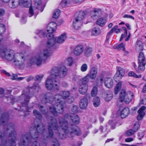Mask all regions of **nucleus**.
Segmentation results:
<instances>
[{
	"mask_svg": "<svg viewBox=\"0 0 146 146\" xmlns=\"http://www.w3.org/2000/svg\"><path fill=\"white\" fill-rule=\"evenodd\" d=\"M21 3V0H10L8 5L11 8H14L17 7Z\"/></svg>",
	"mask_w": 146,
	"mask_h": 146,
	"instance_id": "dca6fc26",
	"label": "nucleus"
},
{
	"mask_svg": "<svg viewBox=\"0 0 146 146\" xmlns=\"http://www.w3.org/2000/svg\"><path fill=\"white\" fill-rule=\"evenodd\" d=\"M35 6L33 8H30L29 9L30 15L29 17H31L32 16L35 11V9L39 10L40 12L42 11L44 8V5L42 3V0H34Z\"/></svg>",
	"mask_w": 146,
	"mask_h": 146,
	"instance_id": "6e6552de",
	"label": "nucleus"
},
{
	"mask_svg": "<svg viewBox=\"0 0 146 146\" xmlns=\"http://www.w3.org/2000/svg\"><path fill=\"white\" fill-rule=\"evenodd\" d=\"M125 73V70L123 68L121 67H118L114 76V79L116 80H117L121 79L124 76Z\"/></svg>",
	"mask_w": 146,
	"mask_h": 146,
	"instance_id": "9b49d317",
	"label": "nucleus"
},
{
	"mask_svg": "<svg viewBox=\"0 0 146 146\" xmlns=\"http://www.w3.org/2000/svg\"><path fill=\"white\" fill-rule=\"evenodd\" d=\"M5 13V11L3 9L0 8V16H3Z\"/></svg>",
	"mask_w": 146,
	"mask_h": 146,
	"instance_id": "4d7b16f0",
	"label": "nucleus"
},
{
	"mask_svg": "<svg viewBox=\"0 0 146 146\" xmlns=\"http://www.w3.org/2000/svg\"><path fill=\"white\" fill-rule=\"evenodd\" d=\"M88 88V86L87 84H82L79 86V92L81 94H84L87 92Z\"/></svg>",
	"mask_w": 146,
	"mask_h": 146,
	"instance_id": "6ab92c4d",
	"label": "nucleus"
},
{
	"mask_svg": "<svg viewBox=\"0 0 146 146\" xmlns=\"http://www.w3.org/2000/svg\"><path fill=\"white\" fill-rule=\"evenodd\" d=\"M133 138L129 137L126 139L125 141L126 142H129L133 141Z\"/></svg>",
	"mask_w": 146,
	"mask_h": 146,
	"instance_id": "bf43d9fd",
	"label": "nucleus"
},
{
	"mask_svg": "<svg viewBox=\"0 0 146 146\" xmlns=\"http://www.w3.org/2000/svg\"><path fill=\"white\" fill-rule=\"evenodd\" d=\"M98 73V70L97 68L93 67L91 69L89 76L90 78L92 79H94L97 76Z\"/></svg>",
	"mask_w": 146,
	"mask_h": 146,
	"instance_id": "a211bd4d",
	"label": "nucleus"
},
{
	"mask_svg": "<svg viewBox=\"0 0 146 146\" xmlns=\"http://www.w3.org/2000/svg\"><path fill=\"white\" fill-rule=\"evenodd\" d=\"M88 68V66L87 64L84 63L82 64L80 67V69L82 72L86 71Z\"/></svg>",
	"mask_w": 146,
	"mask_h": 146,
	"instance_id": "a18cd8bd",
	"label": "nucleus"
},
{
	"mask_svg": "<svg viewBox=\"0 0 146 146\" xmlns=\"http://www.w3.org/2000/svg\"><path fill=\"white\" fill-rule=\"evenodd\" d=\"M145 135V131H142L139 132L138 135V139L139 140H141Z\"/></svg>",
	"mask_w": 146,
	"mask_h": 146,
	"instance_id": "8fccbe9b",
	"label": "nucleus"
},
{
	"mask_svg": "<svg viewBox=\"0 0 146 146\" xmlns=\"http://www.w3.org/2000/svg\"><path fill=\"white\" fill-rule=\"evenodd\" d=\"M33 77L31 76H29L27 79L26 80L27 82H29L30 81L33 79Z\"/></svg>",
	"mask_w": 146,
	"mask_h": 146,
	"instance_id": "052dcab7",
	"label": "nucleus"
},
{
	"mask_svg": "<svg viewBox=\"0 0 146 146\" xmlns=\"http://www.w3.org/2000/svg\"><path fill=\"white\" fill-rule=\"evenodd\" d=\"M60 10L59 9H56L54 12L53 17L55 19H57L60 15Z\"/></svg>",
	"mask_w": 146,
	"mask_h": 146,
	"instance_id": "37998d69",
	"label": "nucleus"
},
{
	"mask_svg": "<svg viewBox=\"0 0 146 146\" xmlns=\"http://www.w3.org/2000/svg\"><path fill=\"white\" fill-rule=\"evenodd\" d=\"M134 96L133 92H129L126 93L125 90H122L120 92L118 100L121 102L124 101L126 104H128L131 102Z\"/></svg>",
	"mask_w": 146,
	"mask_h": 146,
	"instance_id": "423d86ee",
	"label": "nucleus"
},
{
	"mask_svg": "<svg viewBox=\"0 0 146 146\" xmlns=\"http://www.w3.org/2000/svg\"><path fill=\"white\" fill-rule=\"evenodd\" d=\"M98 93V89L97 87H94L91 91V94L92 96H95Z\"/></svg>",
	"mask_w": 146,
	"mask_h": 146,
	"instance_id": "ea45409f",
	"label": "nucleus"
},
{
	"mask_svg": "<svg viewBox=\"0 0 146 146\" xmlns=\"http://www.w3.org/2000/svg\"><path fill=\"white\" fill-rule=\"evenodd\" d=\"M73 63L72 58L70 57L68 58L65 61L66 65L67 66H71Z\"/></svg>",
	"mask_w": 146,
	"mask_h": 146,
	"instance_id": "72a5a7b5",
	"label": "nucleus"
},
{
	"mask_svg": "<svg viewBox=\"0 0 146 146\" xmlns=\"http://www.w3.org/2000/svg\"><path fill=\"white\" fill-rule=\"evenodd\" d=\"M44 98L46 102L52 103L54 99L56 104L52 105L49 107L50 111L54 115L57 116L59 114L63 113L64 108L66 107L64 101L61 100H66L70 103H72L74 100L73 97L70 95V92L68 91H62L59 94L55 95L54 98L51 93L47 92L44 94Z\"/></svg>",
	"mask_w": 146,
	"mask_h": 146,
	"instance_id": "f257e3e1",
	"label": "nucleus"
},
{
	"mask_svg": "<svg viewBox=\"0 0 146 146\" xmlns=\"http://www.w3.org/2000/svg\"><path fill=\"white\" fill-rule=\"evenodd\" d=\"M89 74H88L85 77L82 79V84H86L90 80Z\"/></svg>",
	"mask_w": 146,
	"mask_h": 146,
	"instance_id": "58836bf2",
	"label": "nucleus"
},
{
	"mask_svg": "<svg viewBox=\"0 0 146 146\" xmlns=\"http://www.w3.org/2000/svg\"><path fill=\"white\" fill-rule=\"evenodd\" d=\"M137 109V108L136 107H134L131 109V113L132 114L135 113L136 112V111Z\"/></svg>",
	"mask_w": 146,
	"mask_h": 146,
	"instance_id": "13d9d810",
	"label": "nucleus"
},
{
	"mask_svg": "<svg viewBox=\"0 0 146 146\" xmlns=\"http://www.w3.org/2000/svg\"><path fill=\"white\" fill-rule=\"evenodd\" d=\"M138 63H146V59L143 53L140 52L138 56Z\"/></svg>",
	"mask_w": 146,
	"mask_h": 146,
	"instance_id": "b1692460",
	"label": "nucleus"
},
{
	"mask_svg": "<svg viewBox=\"0 0 146 146\" xmlns=\"http://www.w3.org/2000/svg\"><path fill=\"white\" fill-rule=\"evenodd\" d=\"M122 85L121 82H119L118 83L116 84L114 89V93L115 94L118 93L121 88Z\"/></svg>",
	"mask_w": 146,
	"mask_h": 146,
	"instance_id": "473e14b6",
	"label": "nucleus"
},
{
	"mask_svg": "<svg viewBox=\"0 0 146 146\" xmlns=\"http://www.w3.org/2000/svg\"><path fill=\"white\" fill-rule=\"evenodd\" d=\"M1 72L5 74L7 76H10V74L9 73L7 72L5 70H1Z\"/></svg>",
	"mask_w": 146,
	"mask_h": 146,
	"instance_id": "680f3d73",
	"label": "nucleus"
},
{
	"mask_svg": "<svg viewBox=\"0 0 146 146\" xmlns=\"http://www.w3.org/2000/svg\"><path fill=\"white\" fill-rule=\"evenodd\" d=\"M57 25L54 22H51L48 24L47 27V32L48 34H53L56 30Z\"/></svg>",
	"mask_w": 146,
	"mask_h": 146,
	"instance_id": "ddd939ff",
	"label": "nucleus"
},
{
	"mask_svg": "<svg viewBox=\"0 0 146 146\" xmlns=\"http://www.w3.org/2000/svg\"><path fill=\"white\" fill-rule=\"evenodd\" d=\"M77 16L73 20V26L76 29H78L80 28L82 25V20L85 15L84 12L80 11L77 12Z\"/></svg>",
	"mask_w": 146,
	"mask_h": 146,
	"instance_id": "39448f33",
	"label": "nucleus"
},
{
	"mask_svg": "<svg viewBox=\"0 0 146 146\" xmlns=\"http://www.w3.org/2000/svg\"><path fill=\"white\" fill-rule=\"evenodd\" d=\"M21 3L20 5H22L26 7H29L31 6L32 1L31 0H21Z\"/></svg>",
	"mask_w": 146,
	"mask_h": 146,
	"instance_id": "393cba45",
	"label": "nucleus"
},
{
	"mask_svg": "<svg viewBox=\"0 0 146 146\" xmlns=\"http://www.w3.org/2000/svg\"><path fill=\"white\" fill-rule=\"evenodd\" d=\"M114 48L117 49L119 50H123L125 49V45L123 43H122L115 46Z\"/></svg>",
	"mask_w": 146,
	"mask_h": 146,
	"instance_id": "79ce46f5",
	"label": "nucleus"
},
{
	"mask_svg": "<svg viewBox=\"0 0 146 146\" xmlns=\"http://www.w3.org/2000/svg\"><path fill=\"white\" fill-rule=\"evenodd\" d=\"M99 78L101 82H102L104 79V76L102 74H101L99 76Z\"/></svg>",
	"mask_w": 146,
	"mask_h": 146,
	"instance_id": "0e129e2a",
	"label": "nucleus"
},
{
	"mask_svg": "<svg viewBox=\"0 0 146 146\" xmlns=\"http://www.w3.org/2000/svg\"><path fill=\"white\" fill-rule=\"evenodd\" d=\"M106 21V20L105 19L102 18L99 19L97 20L96 23L97 25L102 27L105 25Z\"/></svg>",
	"mask_w": 146,
	"mask_h": 146,
	"instance_id": "c756f323",
	"label": "nucleus"
},
{
	"mask_svg": "<svg viewBox=\"0 0 146 146\" xmlns=\"http://www.w3.org/2000/svg\"><path fill=\"white\" fill-rule=\"evenodd\" d=\"M75 3H81L83 2L84 0H73Z\"/></svg>",
	"mask_w": 146,
	"mask_h": 146,
	"instance_id": "69168bd1",
	"label": "nucleus"
},
{
	"mask_svg": "<svg viewBox=\"0 0 146 146\" xmlns=\"http://www.w3.org/2000/svg\"><path fill=\"white\" fill-rule=\"evenodd\" d=\"M140 104L146 105V95H144L141 98L140 101Z\"/></svg>",
	"mask_w": 146,
	"mask_h": 146,
	"instance_id": "de8ad7c7",
	"label": "nucleus"
},
{
	"mask_svg": "<svg viewBox=\"0 0 146 146\" xmlns=\"http://www.w3.org/2000/svg\"><path fill=\"white\" fill-rule=\"evenodd\" d=\"M69 111L71 114L76 113L78 111V108L76 105H73L70 106L69 108Z\"/></svg>",
	"mask_w": 146,
	"mask_h": 146,
	"instance_id": "bb28decb",
	"label": "nucleus"
},
{
	"mask_svg": "<svg viewBox=\"0 0 146 146\" xmlns=\"http://www.w3.org/2000/svg\"><path fill=\"white\" fill-rule=\"evenodd\" d=\"M33 112L34 115L38 119H40L41 118V115L37 110L35 109L33 110Z\"/></svg>",
	"mask_w": 146,
	"mask_h": 146,
	"instance_id": "e433bc0d",
	"label": "nucleus"
},
{
	"mask_svg": "<svg viewBox=\"0 0 146 146\" xmlns=\"http://www.w3.org/2000/svg\"><path fill=\"white\" fill-rule=\"evenodd\" d=\"M113 98L112 92L110 91H107L105 93L104 96V100L106 102L110 101Z\"/></svg>",
	"mask_w": 146,
	"mask_h": 146,
	"instance_id": "5701e85b",
	"label": "nucleus"
},
{
	"mask_svg": "<svg viewBox=\"0 0 146 146\" xmlns=\"http://www.w3.org/2000/svg\"><path fill=\"white\" fill-rule=\"evenodd\" d=\"M5 30V26L3 24H0V44L3 40L1 35L4 33Z\"/></svg>",
	"mask_w": 146,
	"mask_h": 146,
	"instance_id": "a878e982",
	"label": "nucleus"
},
{
	"mask_svg": "<svg viewBox=\"0 0 146 146\" xmlns=\"http://www.w3.org/2000/svg\"><path fill=\"white\" fill-rule=\"evenodd\" d=\"M84 48L82 45H79L76 46L74 51V54L76 56L81 55L84 50Z\"/></svg>",
	"mask_w": 146,
	"mask_h": 146,
	"instance_id": "2eb2a0df",
	"label": "nucleus"
},
{
	"mask_svg": "<svg viewBox=\"0 0 146 146\" xmlns=\"http://www.w3.org/2000/svg\"><path fill=\"white\" fill-rule=\"evenodd\" d=\"M140 124L138 121L136 122L134 124L133 129L135 132L140 127Z\"/></svg>",
	"mask_w": 146,
	"mask_h": 146,
	"instance_id": "09e8293b",
	"label": "nucleus"
},
{
	"mask_svg": "<svg viewBox=\"0 0 146 146\" xmlns=\"http://www.w3.org/2000/svg\"><path fill=\"white\" fill-rule=\"evenodd\" d=\"M92 49L91 47L90 46H87L84 49V52L86 56H90L91 54Z\"/></svg>",
	"mask_w": 146,
	"mask_h": 146,
	"instance_id": "c85d7f7f",
	"label": "nucleus"
},
{
	"mask_svg": "<svg viewBox=\"0 0 146 146\" xmlns=\"http://www.w3.org/2000/svg\"><path fill=\"white\" fill-rule=\"evenodd\" d=\"M101 11V10L100 9H95L94 10V12H93V14L94 15V16H96L97 15L95 13H97L98 12V11Z\"/></svg>",
	"mask_w": 146,
	"mask_h": 146,
	"instance_id": "e2e57ef3",
	"label": "nucleus"
},
{
	"mask_svg": "<svg viewBox=\"0 0 146 146\" xmlns=\"http://www.w3.org/2000/svg\"><path fill=\"white\" fill-rule=\"evenodd\" d=\"M146 109L145 106H142L137 111L138 115L137 116V119L138 120H141L143 118L145 115V113L144 111Z\"/></svg>",
	"mask_w": 146,
	"mask_h": 146,
	"instance_id": "4468645a",
	"label": "nucleus"
},
{
	"mask_svg": "<svg viewBox=\"0 0 146 146\" xmlns=\"http://www.w3.org/2000/svg\"><path fill=\"white\" fill-rule=\"evenodd\" d=\"M51 144L52 146H60L58 140L54 138L52 139Z\"/></svg>",
	"mask_w": 146,
	"mask_h": 146,
	"instance_id": "49530a36",
	"label": "nucleus"
},
{
	"mask_svg": "<svg viewBox=\"0 0 146 146\" xmlns=\"http://www.w3.org/2000/svg\"><path fill=\"white\" fill-rule=\"evenodd\" d=\"M36 33L41 37L44 36L47 37L48 35L47 31L45 32L43 30H37L36 31Z\"/></svg>",
	"mask_w": 146,
	"mask_h": 146,
	"instance_id": "cd10ccee",
	"label": "nucleus"
},
{
	"mask_svg": "<svg viewBox=\"0 0 146 146\" xmlns=\"http://www.w3.org/2000/svg\"><path fill=\"white\" fill-rule=\"evenodd\" d=\"M93 105L95 107H98L100 104L99 98L98 97H95L93 101Z\"/></svg>",
	"mask_w": 146,
	"mask_h": 146,
	"instance_id": "2f4dec72",
	"label": "nucleus"
},
{
	"mask_svg": "<svg viewBox=\"0 0 146 146\" xmlns=\"http://www.w3.org/2000/svg\"><path fill=\"white\" fill-rule=\"evenodd\" d=\"M142 92L144 93L146 92V83L143 86L142 90Z\"/></svg>",
	"mask_w": 146,
	"mask_h": 146,
	"instance_id": "338daca9",
	"label": "nucleus"
},
{
	"mask_svg": "<svg viewBox=\"0 0 146 146\" xmlns=\"http://www.w3.org/2000/svg\"><path fill=\"white\" fill-rule=\"evenodd\" d=\"M64 117L66 119L70 118L72 122L75 124H78L79 123L80 119L77 115L73 114H70L67 113L64 115Z\"/></svg>",
	"mask_w": 146,
	"mask_h": 146,
	"instance_id": "9d476101",
	"label": "nucleus"
},
{
	"mask_svg": "<svg viewBox=\"0 0 146 146\" xmlns=\"http://www.w3.org/2000/svg\"><path fill=\"white\" fill-rule=\"evenodd\" d=\"M43 75H37L35 77V80H41L43 78Z\"/></svg>",
	"mask_w": 146,
	"mask_h": 146,
	"instance_id": "864d4df0",
	"label": "nucleus"
},
{
	"mask_svg": "<svg viewBox=\"0 0 146 146\" xmlns=\"http://www.w3.org/2000/svg\"><path fill=\"white\" fill-rule=\"evenodd\" d=\"M70 2V0H62L60 3V5L64 7Z\"/></svg>",
	"mask_w": 146,
	"mask_h": 146,
	"instance_id": "a19ab883",
	"label": "nucleus"
},
{
	"mask_svg": "<svg viewBox=\"0 0 146 146\" xmlns=\"http://www.w3.org/2000/svg\"><path fill=\"white\" fill-rule=\"evenodd\" d=\"M123 17L124 18H127L131 19H132L133 20H134V18L133 16H132L131 15H127V14L124 15L123 16Z\"/></svg>",
	"mask_w": 146,
	"mask_h": 146,
	"instance_id": "6e6d98bb",
	"label": "nucleus"
},
{
	"mask_svg": "<svg viewBox=\"0 0 146 146\" xmlns=\"http://www.w3.org/2000/svg\"><path fill=\"white\" fill-rule=\"evenodd\" d=\"M128 75L130 76H133L136 78H140L141 77V74L137 75L135 73L132 71L129 72Z\"/></svg>",
	"mask_w": 146,
	"mask_h": 146,
	"instance_id": "4c0bfd02",
	"label": "nucleus"
},
{
	"mask_svg": "<svg viewBox=\"0 0 146 146\" xmlns=\"http://www.w3.org/2000/svg\"><path fill=\"white\" fill-rule=\"evenodd\" d=\"M48 36L47 37L48 40L46 46L50 48L56 44V38L54 37L53 34H48Z\"/></svg>",
	"mask_w": 146,
	"mask_h": 146,
	"instance_id": "f8f14e48",
	"label": "nucleus"
},
{
	"mask_svg": "<svg viewBox=\"0 0 146 146\" xmlns=\"http://www.w3.org/2000/svg\"><path fill=\"white\" fill-rule=\"evenodd\" d=\"M139 65L137 67L138 70L141 71H143L145 68L146 63H138Z\"/></svg>",
	"mask_w": 146,
	"mask_h": 146,
	"instance_id": "c9c22d12",
	"label": "nucleus"
},
{
	"mask_svg": "<svg viewBox=\"0 0 146 146\" xmlns=\"http://www.w3.org/2000/svg\"><path fill=\"white\" fill-rule=\"evenodd\" d=\"M26 59L27 58L24 54L17 53L15 54L13 62L20 68H23L24 67Z\"/></svg>",
	"mask_w": 146,
	"mask_h": 146,
	"instance_id": "0eeeda50",
	"label": "nucleus"
},
{
	"mask_svg": "<svg viewBox=\"0 0 146 146\" xmlns=\"http://www.w3.org/2000/svg\"><path fill=\"white\" fill-rule=\"evenodd\" d=\"M40 88V86L38 83H34L32 87L28 86L24 89L22 93L21 96L17 98L16 99H15L14 97L11 96L9 97L5 96V97H8V100H11V103L13 104L15 101L14 100L18 102L21 103L20 109L19 110L23 112H30V108H33L35 106L34 103H32V106L29 108L28 106V104L29 103L30 100L33 96V95L30 92V90L34 89L38 90Z\"/></svg>",
	"mask_w": 146,
	"mask_h": 146,
	"instance_id": "f03ea898",
	"label": "nucleus"
},
{
	"mask_svg": "<svg viewBox=\"0 0 146 146\" xmlns=\"http://www.w3.org/2000/svg\"><path fill=\"white\" fill-rule=\"evenodd\" d=\"M18 76L16 74H13L11 76L10 78L11 79L14 80H17V78Z\"/></svg>",
	"mask_w": 146,
	"mask_h": 146,
	"instance_id": "5fc2aeb1",
	"label": "nucleus"
},
{
	"mask_svg": "<svg viewBox=\"0 0 146 146\" xmlns=\"http://www.w3.org/2000/svg\"><path fill=\"white\" fill-rule=\"evenodd\" d=\"M88 104V101L86 98H83L80 100L79 105L80 108L82 109H86Z\"/></svg>",
	"mask_w": 146,
	"mask_h": 146,
	"instance_id": "aec40b11",
	"label": "nucleus"
},
{
	"mask_svg": "<svg viewBox=\"0 0 146 146\" xmlns=\"http://www.w3.org/2000/svg\"><path fill=\"white\" fill-rule=\"evenodd\" d=\"M21 21L23 23H26L27 21V20L26 19V17H22Z\"/></svg>",
	"mask_w": 146,
	"mask_h": 146,
	"instance_id": "774afa93",
	"label": "nucleus"
},
{
	"mask_svg": "<svg viewBox=\"0 0 146 146\" xmlns=\"http://www.w3.org/2000/svg\"><path fill=\"white\" fill-rule=\"evenodd\" d=\"M129 110L128 108H123L120 111V115L121 118H124L127 117L129 113Z\"/></svg>",
	"mask_w": 146,
	"mask_h": 146,
	"instance_id": "4be33fe9",
	"label": "nucleus"
},
{
	"mask_svg": "<svg viewBox=\"0 0 146 146\" xmlns=\"http://www.w3.org/2000/svg\"><path fill=\"white\" fill-rule=\"evenodd\" d=\"M38 107L42 113L45 114L47 112V109L45 107H44L40 104H38Z\"/></svg>",
	"mask_w": 146,
	"mask_h": 146,
	"instance_id": "c03bdc74",
	"label": "nucleus"
},
{
	"mask_svg": "<svg viewBox=\"0 0 146 146\" xmlns=\"http://www.w3.org/2000/svg\"><path fill=\"white\" fill-rule=\"evenodd\" d=\"M100 33V30L98 28H94L91 32L92 35L93 36H97Z\"/></svg>",
	"mask_w": 146,
	"mask_h": 146,
	"instance_id": "7c9ffc66",
	"label": "nucleus"
},
{
	"mask_svg": "<svg viewBox=\"0 0 146 146\" xmlns=\"http://www.w3.org/2000/svg\"><path fill=\"white\" fill-rule=\"evenodd\" d=\"M68 69L65 66L60 67H54L50 72V76L48 77L46 80L45 86L48 90L54 91L59 90L60 82L57 77L62 78L66 75Z\"/></svg>",
	"mask_w": 146,
	"mask_h": 146,
	"instance_id": "7ed1b4c3",
	"label": "nucleus"
},
{
	"mask_svg": "<svg viewBox=\"0 0 146 146\" xmlns=\"http://www.w3.org/2000/svg\"><path fill=\"white\" fill-rule=\"evenodd\" d=\"M1 55L4 56L8 60L13 61V59L15 56L14 51L9 49H5L3 50L1 53Z\"/></svg>",
	"mask_w": 146,
	"mask_h": 146,
	"instance_id": "1a4fd4ad",
	"label": "nucleus"
},
{
	"mask_svg": "<svg viewBox=\"0 0 146 146\" xmlns=\"http://www.w3.org/2000/svg\"><path fill=\"white\" fill-rule=\"evenodd\" d=\"M135 132L133 129H130L126 132V134L127 136H130L133 134Z\"/></svg>",
	"mask_w": 146,
	"mask_h": 146,
	"instance_id": "3c124183",
	"label": "nucleus"
},
{
	"mask_svg": "<svg viewBox=\"0 0 146 146\" xmlns=\"http://www.w3.org/2000/svg\"><path fill=\"white\" fill-rule=\"evenodd\" d=\"M105 86L108 88H111L113 86V81L112 79L110 77L106 78L104 80Z\"/></svg>",
	"mask_w": 146,
	"mask_h": 146,
	"instance_id": "f3484780",
	"label": "nucleus"
},
{
	"mask_svg": "<svg viewBox=\"0 0 146 146\" xmlns=\"http://www.w3.org/2000/svg\"><path fill=\"white\" fill-rule=\"evenodd\" d=\"M42 144L41 143V145H40L39 144H38L36 141H35L34 142H33L31 146H46V144L45 143H44L43 142H42Z\"/></svg>",
	"mask_w": 146,
	"mask_h": 146,
	"instance_id": "603ef678",
	"label": "nucleus"
},
{
	"mask_svg": "<svg viewBox=\"0 0 146 146\" xmlns=\"http://www.w3.org/2000/svg\"><path fill=\"white\" fill-rule=\"evenodd\" d=\"M136 47L137 50H142L143 48L142 42L139 40L137 41Z\"/></svg>",
	"mask_w": 146,
	"mask_h": 146,
	"instance_id": "f704fd0d",
	"label": "nucleus"
},
{
	"mask_svg": "<svg viewBox=\"0 0 146 146\" xmlns=\"http://www.w3.org/2000/svg\"><path fill=\"white\" fill-rule=\"evenodd\" d=\"M52 54L50 48L47 46H44L30 60L29 63L31 64H36L37 66L41 65L44 58L50 56Z\"/></svg>",
	"mask_w": 146,
	"mask_h": 146,
	"instance_id": "20e7f679",
	"label": "nucleus"
},
{
	"mask_svg": "<svg viewBox=\"0 0 146 146\" xmlns=\"http://www.w3.org/2000/svg\"><path fill=\"white\" fill-rule=\"evenodd\" d=\"M67 38L66 34L63 33L61 35L56 38V42L57 43H62L65 41Z\"/></svg>",
	"mask_w": 146,
	"mask_h": 146,
	"instance_id": "412c9836",
	"label": "nucleus"
}]
</instances>
